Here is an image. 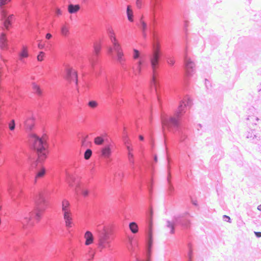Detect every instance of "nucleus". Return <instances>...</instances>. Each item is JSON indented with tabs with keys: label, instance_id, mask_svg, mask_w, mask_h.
Masks as SVG:
<instances>
[{
	"label": "nucleus",
	"instance_id": "obj_55",
	"mask_svg": "<svg viewBox=\"0 0 261 261\" xmlns=\"http://www.w3.org/2000/svg\"><path fill=\"white\" fill-rule=\"evenodd\" d=\"M68 29H67V27L66 26V36L67 35V34H68Z\"/></svg>",
	"mask_w": 261,
	"mask_h": 261
},
{
	"label": "nucleus",
	"instance_id": "obj_2",
	"mask_svg": "<svg viewBox=\"0 0 261 261\" xmlns=\"http://www.w3.org/2000/svg\"><path fill=\"white\" fill-rule=\"evenodd\" d=\"M19 120L20 127L28 134V144L33 151V155H25V160L31 172V176L28 178L35 184L37 179L43 177L46 173V169L42 166V162L46 159L48 152L46 137L40 138L32 132L35 119L31 112L22 113Z\"/></svg>",
	"mask_w": 261,
	"mask_h": 261
},
{
	"label": "nucleus",
	"instance_id": "obj_39",
	"mask_svg": "<svg viewBox=\"0 0 261 261\" xmlns=\"http://www.w3.org/2000/svg\"><path fill=\"white\" fill-rule=\"evenodd\" d=\"M188 26V22L187 21H185L184 22V31L186 32L187 31V27Z\"/></svg>",
	"mask_w": 261,
	"mask_h": 261
},
{
	"label": "nucleus",
	"instance_id": "obj_20",
	"mask_svg": "<svg viewBox=\"0 0 261 261\" xmlns=\"http://www.w3.org/2000/svg\"><path fill=\"white\" fill-rule=\"evenodd\" d=\"M126 15L128 20L130 22H134V12L130 5H128L126 8Z\"/></svg>",
	"mask_w": 261,
	"mask_h": 261
},
{
	"label": "nucleus",
	"instance_id": "obj_26",
	"mask_svg": "<svg viewBox=\"0 0 261 261\" xmlns=\"http://www.w3.org/2000/svg\"><path fill=\"white\" fill-rule=\"evenodd\" d=\"M6 125L4 124L1 120V113L0 112V137L4 135L5 133Z\"/></svg>",
	"mask_w": 261,
	"mask_h": 261
},
{
	"label": "nucleus",
	"instance_id": "obj_57",
	"mask_svg": "<svg viewBox=\"0 0 261 261\" xmlns=\"http://www.w3.org/2000/svg\"><path fill=\"white\" fill-rule=\"evenodd\" d=\"M258 72H261V68L258 70Z\"/></svg>",
	"mask_w": 261,
	"mask_h": 261
},
{
	"label": "nucleus",
	"instance_id": "obj_19",
	"mask_svg": "<svg viewBox=\"0 0 261 261\" xmlns=\"http://www.w3.org/2000/svg\"><path fill=\"white\" fill-rule=\"evenodd\" d=\"M19 59L23 62V59L29 57L28 48L26 46H23L22 50L19 54Z\"/></svg>",
	"mask_w": 261,
	"mask_h": 261
},
{
	"label": "nucleus",
	"instance_id": "obj_15",
	"mask_svg": "<svg viewBox=\"0 0 261 261\" xmlns=\"http://www.w3.org/2000/svg\"><path fill=\"white\" fill-rule=\"evenodd\" d=\"M260 136L259 134L256 132L255 129H250V130L248 131L246 134V138L249 139V141L254 144L258 142L257 141Z\"/></svg>",
	"mask_w": 261,
	"mask_h": 261
},
{
	"label": "nucleus",
	"instance_id": "obj_44",
	"mask_svg": "<svg viewBox=\"0 0 261 261\" xmlns=\"http://www.w3.org/2000/svg\"><path fill=\"white\" fill-rule=\"evenodd\" d=\"M145 182H147V185H147L148 188V189H149V191H150L151 186V181L150 180V182H149H149H148V181H145Z\"/></svg>",
	"mask_w": 261,
	"mask_h": 261
},
{
	"label": "nucleus",
	"instance_id": "obj_6",
	"mask_svg": "<svg viewBox=\"0 0 261 261\" xmlns=\"http://www.w3.org/2000/svg\"><path fill=\"white\" fill-rule=\"evenodd\" d=\"M152 215L153 211L151 208H148L146 213V255L145 258H141L138 256L136 252V248L133 246V241L130 240V246L133 250L132 255H134L135 261H151L150 255L151 252V248L152 246Z\"/></svg>",
	"mask_w": 261,
	"mask_h": 261
},
{
	"label": "nucleus",
	"instance_id": "obj_11",
	"mask_svg": "<svg viewBox=\"0 0 261 261\" xmlns=\"http://www.w3.org/2000/svg\"><path fill=\"white\" fill-rule=\"evenodd\" d=\"M11 0H0V11L2 13L6 29L11 26L13 17V15L9 14L7 9L10 6Z\"/></svg>",
	"mask_w": 261,
	"mask_h": 261
},
{
	"label": "nucleus",
	"instance_id": "obj_42",
	"mask_svg": "<svg viewBox=\"0 0 261 261\" xmlns=\"http://www.w3.org/2000/svg\"><path fill=\"white\" fill-rule=\"evenodd\" d=\"M52 37V35L50 33H47L46 34V36H45V38L47 40H49L50 39H51Z\"/></svg>",
	"mask_w": 261,
	"mask_h": 261
},
{
	"label": "nucleus",
	"instance_id": "obj_46",
	"mask_svg": "<svg viewBox=\"0 0 261 261\" xmlns=\"http://www.w3.org/2000/svg\"><path fill=\"white\" fill-rule=\"evenodd\" d=\"M62 34L64 35L65 34V27H63L61 30Z\"/></svg>",
	"mask_w": 261,
	"mask_h": 261
},
{
	"label": "nucleus",
	"instance_id": "obj_9",
	"mask_svg": "<svg viewBox=\"0 0 261 261\" xmlns=\"http://www.w3.org/2000/svg\"><path fill=\"white\" fill-rule=\"evenodd\" d=\"M190 215L188 213L174 216L172 221H167V226L170 228V233L173 234L175 231V227L180 226L182 229H188L190 227L191 223L189 220Z\"/></svg>",
	"mask_w": 261,
	"mask_h": 261
},
{
	"label": "nucleus",
	"instance_id": "obj_34",
	"mask_svg": "<svg viewBox=\"0 0 261 261\" xmlns=\"http://www.w3.org/2000/svg\"><path fill=\"white\" fill-rule=\"evenodd\" d=\"M143 4V0H136V4L138 9H141Z\"/></svg>",
	"mask_w": 261,
	"mask_h": 261
},
{
	"label": "nucleus",
	"instance_id": "obj_52",
	"mask_svg": "<svg viewBox=\"0 0 261 261\" xmlns=\"http://www.w3.org/2000/svg\"><path fill=\"white\" fill-rule=\"evenodd\" d=\"M142 97H143V99L144 100H146V99H147V98H146V96H145L144 94H143V95H142Z\"/></svg>",
	"mask_w": 261,
	"mask_h": 261
},
{
	"label": "nucleus",
	"instance_id": "obj_33",
	"mask_svg": "<svg viewBox=\"0 0 261 261\" xmlns=\"http://www.w3.org/2000/svg\"><path fill=\"white\" fill-rule=\"evenodd\" d=\"M168 184H169V188H168L169 194L172 195V193L173 192L174 189H173V187L171 185V184L170 183L169 177H168Z\"/></svg>",
	"mask_w": 261,
	"mask_h": 261
},
{
	"label": "nucleus",
	"instance_id": "obj_43",
	"mask_svg": "<svg viewBox=\"0 0 261 261\" xmlns=\"http://www.w3.org/2000/svg\"><path fill=\"white\" fill-rule=\"evenodd\" d=\"M61 11L60 9H57L56 10V14L57 15V16H59L60 15H61Z\"/></svg>",
	"mask_w": 261,
	"mask_h": 261
},
{
	"label": "nucleus",
	"instance_id": "obj_25",
	"mask_svg": "<svg viewBox=\"0 0 261 261\" xmlns=\"http://www.w3.org/2000/svg\"><path fill=\"white\" fill-rule=\"evenodd\" d=\"M247 120H251L252 121L255 120V122L254 124L255 125H258L259 128H261V120L258 119L257 117H256L254 116H249V117L247 118Z\"/></svg>",
	"mask_w": 261,
	"mask_h": 261
},
{
	"label": "nucleus",
	"instance_id": "obj_53",
	"mask_svg": "<svg viewBox=\"0 0 261 261\" xmlns=\"http://www.w3.org/2000/svg\"><path fill=\"white\" fill-rule=\"evenodd\" d=\"M257 210L259 211H261V204L257 206Z\"/></svg>",
	"mask_w": 261,
	"mask_h": 261
},
{
	"label": "nucleus",
	"instance_id": "obj_45",
	"mask_svg": "<svg viewBox=\"0 0 261 261\" xmlns=\"http://www.w3.org/2000/svg\"><path fill=\"white\" fill-rule=\"evenodd\" d=\"M136 103L138 105V107H140L141 105V101H140V100H139L138 97L136 98Z\"/></svg>",
	"mask_w": 261,
	"mask_h": 261
},
{
	"label": "nucleus",
	"instance_id": "obj_31",
	"mask_svg": "<svg viewBox=\"0 0 261 261\" xmlns=\"http://www.w3.org/2000/svg\"><path fill=\"white\" fill-rule=\"evenodd\" d=\"M257 141L258 142L255 143V144L257 145L256 149L261 153V136L259 137V139H258Z\"/></svg>",
	"mask_w": 261,
	"mask_h": 261
},
{
	"label": "nucleus",
	"instance_id": "obj_22",
	"mask_svg": "<svg viewBox=\"0 0 261 261\" xmlns=\"http://www.w3.org/2000/svg\"><path fill=\"white\" fill-rule=\"evenodd\" d=\"M32 88L33 92L36 93L38 96H41L42 95V91L39 86H38L35 83L32 84Z\"/></svg>",
	"mask_w": 261,
	"mask_h": 261
},
{
	"label": "nucleus",
	"instance_id": "obj_38",
	"mask_svg": "<svg viewBox=\"0 0 261 261\" xmlns=\"http://www.w3.org/2000/svg\"><path fill=\"white\" fill-rule=\"evenodd\" d=\"M27 3V0H23L22 2V7L25 11H27L28 8L29 7L28 6L26 5Z\"/></svg>",
	"mask_w": 261,
	"mask_h": 261
},
{
	"label": "nucleus",
	"instance_id": "obj_17",
	"mask_svg": "<svg viewBox=\"0 0 261 261\" xmlns=\"http://www.w3.org/2000/svg\"><path fill=\"white\" fill-rule=\"evenodd\" d=\"M84 238L85 239V244L86 246H89L94 243V237L92 233L89 230H87L85 232Z\"/></svg>",
	"mask_w": 261,
	"mask_h": 261
},
{
	"label": "nucleus",
	"instance_id": "obj_56",
	"mask_svg": "<svg viewBox=\"0 0 261 261\" xmlns=\"http://www.w3.org/2000/svg\"><path fill=\"white\" fill-rule=\"evenodd\" d=\"M206 82H209V81L207 79H205V84L206 85Z\"/></svg>",
	"mask_w": 261,
	"mask_h": 261
},
{
	"label": "nucleus",
	"instance_id": "obj_3",
	"mask_svg": "<svg viewBox=\"0 0 261 261\" xmlns=\"http://www.w3.org/2000/svg\"><path fill=\"white\" fill-rule=\"evenodd\" d=\"M173 91L180 99L177 110L173 116H168L164 113L161 116L162 132L166 146L168 141L166 131L178 136L181 141H185L187 138L188 130L185 121L187 116V112L193 105L192 99L188 95H185L182 98L181 95L179 94V90L174 89Z\"/></svg>",
	"mask_w": 261,
	"mask_h": 261
},
{
	"label": "nucleus",
	"instance_id": "obj_48",
	"mask_svg": "<svg viewBox=\"0 0 261 261\" xmlns=\"http://www.w3.org/2000/svg\"><path fill=\"white\" fill-rule=\"evenodd\" d=\"M16 162L17 163V164H18V165L20 164H21V162L20 160L19 159H18V158H16Z\"/></svg>",
	"mask_w": 261,
	"mask_h": 261
},
{
	"label": "nucleus",
	"instance_id": "obj_29",
	"mask_svg": "<svg viewBox=\"0 0 261 261\" xmlns=\"http://www.w3.org/2000/svg\"><path fill=\"white\" fill-rule=\"evenodd\" d=\"M15 121L14 119H12L8 123V127L10 130L13 131L15 129Z\"/></svg>",
	"mask_w": 261,
	"mask_h": 261
},
{
	"label": "nucleus",
	"instance_id": "obj_1",
	"mask_svg": "<svg viewBox=\"0 0 261 261\" xmlns=\"http://www.w3.org/2000/svg\"><path fill=\"white\" fill-rule=\"evenodd\" d=\"M162 1L150 0L152 14L149 28L143 18L139 20L138 25L142 31L143 38L146 39L148 34H149L151 41V53L146 55L134 48L132 65L128 64L126 61L113 31L110 28L107 29L108 35L112 43V46L107 47V52L112 58L119 63L123 73H107L102 68L100 60V51L102 46V40L99 39L93 42L92 50L87 56L86 64L88 66V71L99 78L98 81L102 94L106 98L112 100L114 104L120 105L123 101L121 98L117 99L115 95L121 91L123 79H126L127 76L134 78L135 75L134 80H136L137 75L141 74L145 68L148 67L152 72L148 91L155 96L160 107H162V95L166 97V94L160 83L156 70L162 61H166L170 66H173L175 63V60L172 56L163 52L161 47L160 36L156 29L158 19L161 17L160 11L162 9Z\"/></svg>",
	"mask_w": 261,
	"mask_h": 261
},
{
	"label": "nucleus",
	"instance_id": "obj_5",
	"mask_svg": "<svg viewBox=\"0 0 261 261\" xmlns=\"http://www.w3.org/2000/svg\"><path fill=\"white\" fill-rule=\"evenodd\" d=\"M49 192L44 189L38 192L34 195L35 206L33 211L25 215L23 219L18 222L19 227L24 229H30L34 224L35 221L38 222L48 205L47 196Z\"/></svg>",
	"mask_w": 261,
	"mask_h": 261
},
{
	"label": "nucleus",
	"instance_id": "obj_4",
	"mask_svg": "<svg viewBox=\"0 0 261 261\" xmlns=\"http://www.w3.org/2000/svg\"><path fill=\"white\" fill-rule=\"evenodd\" d=\"M124 144L127 151V158L129 163L130 171L128 173H124L120 171L115 174V176L119 180H121L125 176H129L137 180L139 188L143 181V172L146 170H151L154 164L158 161L156 155L151 152L149 156L146 157L143 150L142 151V158L139 164H136L135 162L134 154L133 153V148L129 139L127 136L124 137Z\"/></svg>",
	"mask_w": 261,
	"mask_h": 261
},
{
	"label": "nucleus",
	"instance_id": "obj_60",
	"mask_svg": "<svg viewBox=\"0 0 261 261\" xmlns=\"http://www.w3.org/2000/svg\"><path fill=\"white\" fill-rule=\"evenodd\" d=\"M66 261H67V260L66 259Z\"/></svg>",
	"mask_w": 261,
	"mask_h": 261
},
{
	"label": "nucleus",
	"instance_id": "obj_40",
	"mask_svg": "<svg viewBox=\"0 0 261 261\" xmlns=\"http://www.w3.org/2000/svg\"><path fill=\"white\" fill-rule=\"evenodd\" d=\"M38 47L39 49H43L44 47V44L39 42L38 44Z\"/></svg>",
	"mask_w": 261,
	"mask_h": 261
},
{
	"label": "nucleus",
	"instance_id": "obj_8",
	"mask_svg": "<svg viewBox=\"0 0 261 261\" xmlns=\"http://www.w3.org/2000/svg\"><path fill=\"white\" fill-rule=\"evenodd\" d=\"M94 143L96 145H103L99 150V155L106 160V162L108 164L112 161L111 147L110 144L108 137L107 135H101L94 139Z\"/></svg>",
	"mask_w": 261,
	"mask_h": 261
},
{
	"label": "nucleus",
	"instance_id": "obj_50",
	"mask_svg": "<svg viewBox=\"0 0 261 261\" xmlns=\"http://www.w3.org/2000/svg\"><path fill=\"white\" fill-rule=\"evenodd\" d=\"M197 129L199 130V128H201L202 127V125L201 124H198L197 125Z\"/></svg>",
	"mask_w": 261,
	"mask_h": 261
},
{
	"label": "nucleus",
	"instance_id": "obj_32",
	"mask_svg": "<svg viewBox=\"0 0 261 261\" xmlns=\"http://www.w3.org/2000/svg\"><path fill=\"white\" fill-rule=\"evenodd\" d=\"M44 57V53L43 51H40L37 56V60L38 61H42L43 60Z\"/></svg>",
	"mask_w": 261,
	"mask_h": 261
},
{
	"label": "nucleus",
	"instance_id": "obj_41",
	"mask_svg": "<svg viewBox=\"0 0 261 261\" xmlns=\"http://www.w3.org/2000/svg\"><path fill=\"white\" fill-rule=\"evenodd\" d=\"M254 234L256 238H259L261 237V232L260 231H254Z\"/></svg>",
	"mask_w": 261,
	"mask_h": 261
},
{
	"label": "nucleus",
	"instance_id": "obj_12",
	"mask_svg": "<svg viewBox=\"0 0 261 261\" xmlns=\"http://www.w3.org/2000/svg\"><path fill=\"white\" fill-rule=\"evenodd\" d=\"M184 84L188 85L189 79L193 75L195 71V64L191 60L185 55L184 59Z\"/></svg>",
	"mask_w": 261,
	"mask_h": 261
},
{
	"label": "nucleus",
	"instance_id": "obj_14",
	"mask_svg": "<svg viewBox=\"0 0 261 261\" xmlns=\"http://www.w3.org/2000/svg\"><path fill=\"white\" fill-rule=\"evenodd\" d=\"M66 184L68 181H69L70 179H73L72 181L74 182V184L75 185V190L77 194H81L84 197H87L90 194L89 189L85 186L84 185L81 184L80 182L74 178V177H72L70 175L68 172L66 170Z\"/></svg>",
	"mask_w": 261,
	"mask_h": 261
},
{
	"label": "nucleus",
	"instance_id": "obj_28",
	"mask_svg": "<svg viewBox=\"0 0 261 261\" xmlns=\"http://www.w3.org/2000/svg\"><path fill=\"white\" fill-rule=\"evenodd\" d=\"M92 154V151L90 148H87L84 153V158L86 160H88L90 158Z\"/></svg>",
	"mask_w": 261,
	"mask_h": 261
},
{
	"label": "nucleus",
	"instance_id": "obj_37",
	"mask_svg": "<svg viewBox=\"0 0 261 261\" xmlns=\"http://www.w3.org/2000/svg\"><path fill=\"white\" fill-rule=\"evenodd\" d=\"M62 211L64 219H65V205L64 203V200H63L62 202Z\"/></svg>",
	"mask_w": 261,
	"mask_h": 261
},
{
	"label": "nucleus",
	"instance_id": "obj_18",
	"mask_svg": "<svg viewBox=\"0 0 261 261\" xmlns=\"http://www.w3.org/2000/svg\"><path fill=\"white\" fill-rule=\"evenodd\" d=\"M0 47L3 49L9 48L8 40L5 33H2L0 36Z\"/></svg>",
	"mask_w": 261,
	"mask_h": 261
},
{
	"label": "nucleus",
	"instance_id": "obj_23",
	"mask_svg": "<svg viewBox=\"0 0 261 261\" xmlns=\"http://www.w3.org/2000/svg\"><path fill=\"white\" fill-rule=\"evenodd\" d=\"M80 10L79 5H69L68 8V12L70 14L75 13Z\"/></svg>",
	"mask_w": 261,
	"mask_h": 261
},
{
	"label": "nucleus",
	"instance_id": "obj_58",
	"mask_svg": "<svg viewBox=\"0 0 261 261\" xmlns=\"http://www.w3.org/2000/svg\"><path fill=\"white\" fill-rule=\"evenodd\" d=\"M27 178H28V176H26L25 177H24V178L25 179V180H27Z\"/></svg>",
	"mask_w": 261,
	"mask_h": 261
},
{
	"label": "nucleus",
	"instance_id": "obj_10",
	"mask_svg": "<svg viewBox=\"0 0 261 261\" xmlns=\"http://www.w3.org/2000/svg\"><path fill=\"white\" fill-rule=\"evenodd\" d=\"M8 190L12 201L16 204L22 199V194L17 178H9L8 182Z\"/></svg>",
	"mask_w": 261,
	"mask_h": 261
},
{
	"label": "nucleus",
	"instance_id": "obj_21",
	"mask_svg": "<svg viewBox=\"0 0 261 261\" xmlns=\"http://www.w3.org/2000/svg\"><path fill=\"white\" fill-rule=\"evenodd\" d=\"M187 247L188 252L186 255V257L187 258V261H192V259L193 256V250L191 244L190 243H188Z\"/></svg>",
	"mask_w": 261,
	"mask_h": 261
},
{
	"label": "nucleus",
	"instance_id": "obj_24",
	"mask_svg": "<svg viewBox=\"0 0 261 261\" xmlns=\"http://www.w3.org/2000/svg\"><path fill=\"white\" fill-rule=\"evenodd\" d=\"M129 227L133 233H136L138 231V227L137 223L135 222H132L129 224Z\"/></svg>",
	"mask_w": 261,
	"mask_h": 261
},
{
	"label": "nucleus",
	"instance_id": "obj_54",
	"mask_svg": "<svg viewBox=\"0 0 261 261\" xmlns=\"http://www.w3.org/2000/svg\"><path fill=\"white\" fill-rule=\"evenodd\" d=\"M34 4V2H33V0H31L30 5H33Z\"/></svg>",
	"mask_w": 261,
	"mask_h": 261
},
{
	"label": "nucleus",
	"instance_id": "obj_35",
	"mask_svg": "<svg viewBox=\"0 0 261 261\" xmlns=\"http://www.w3.org/2000/svg\"><path fill=\"white\" fill-rule=\"evenodd\" d=\"M25 244H23L22 245V246H21L20 248L18 249L17 248H15V250H16V251L18 252V253L19 254V252H21L23 251V250L25 248Z\"/></svg>",
	"mask_w": 261,
	"mask_h": 261
},
{
	"label": "nucleus",
	"instance_id": "obj_30",
	"mask_svg": "<svg viewBox=\"0 0 261 261\" xmlns=\"http://www.w3.org/2000/svg\"><path fill=\"white\" fill-rule=\"evenodd\" d=\"M81 143L82 146H87L90 143L89 141L87 140V139L86 137H84L83 136H82V139L81 140Z\"/></svg>",
	"mask_w": 261,
	"mask_h": 261
},
{
	"label": "nucleus",
	"instance_id": "obj_36",
	"mask_svg": "<svg viewBox=\"0 0 261 261\" xmlns=\"http://www.w3.org/2000/svg\"><path fill=\"white\" fill-rule=\"evenodd\" d=\"M223 220L224 221L231 223V219H230V217H229L228 216L223 215Z\"/></svg>",
	"mask_w": 261,
	"mask_h": 261
},
{
	"label": "nucleus",
	"instance_id": "obj_51",
	"mask_svg": "<svg viewBox=\"0 0 261 261\" xmlns=\"http://www.w3.org/2000/svg\"><path fill=\"white\" fill-rule=\"evenodd\" d=\"M258 92H259V94H260V95H261V84H260V86H259V89H258Z\"/></svg>",
	"mask_w": 261,
	"mask_h": 261
},
{
	"label": "nucleus",
	"instance_id": "obj_16",
	"mask_svg": "<svg viewBox=\"0 0 261 261\" xmlns=\"http://www.w3.org/2000/svg\"><path fill=\"white\" fill-rule=\"evenodd\" d=\"M69 205V203L67 200H66V229L68 228L71 227L73 225L72 215L71 214L69 210H68Z\"/></svg>",
	"mask_w": 261,
	"mask_h": 261
},
{
	"label": "nucleus",
	"instance_id": "obj_7",
	"mask_svg": "<svg viewBox=\"0 0 261 261\" xmlns=\"http://www.w3.org/2000/svg\"><path fill=\"white\" fill-rule=\"evenodd\" d=\"M96 230L98 237V247L101 249L109 247L112 234V228L101 224L97 225Z\"/></svg>",
	"mask_w": 261,
	"mask_h": 261
},
{
	"label": "nucleus",
	"instance_id": "obj_27",
	"mask_svg": "<svg viewBox=\"0 0 261 261\" xmlns=\"http://www.w3.org/2000/svg\"><path fill=\"white\" fill-rule=\"evenodd\" d=\"M87 105L90 108L94 109L98 106V103L96 100H90Z\"/></svg>",
	"mask_w": 261,
	"mask_h": 261
},
{
	"label": "nucleus",
	"instance_id": "obj_13",
	"mask_svg": "<svg viewBox=\"0 0 261 261\" xmlns=\"http://www.w3.org/2000/svg\"><path fill=\"white\" fill-rule=\"evenodd\" d=\"M66 83L69 82L72 87L77 89L78 75L77 71L66 64ZM67 83H66V85Z\"/></svg>",
	"mask_w": 261,
	"mask_h": 261
},
{
	"label": "nucleus",
	"instance_id": "obj_47",
	"mask_svg": "<svg viewBox=\"0 0 261 261\" xmlns=\"http://www.w3.org/2000/svg\"><path fill=\"white\" fill-rule=\"evenodd\" d=\"M139 140H140V141H144V137H143V136H142V135H140V136H139Z\"/></svg>",
	"mask_w": 261,
	"mask_h": 261
},
{
	"label": "nucleus",
	"instance_id": "obj_49",
	"mask_svg": "<svg viewBox=\"0 0 261 261\" xmlns=\"http://www.w3.org/2000/svg\"><path fill=\"white\" fill-rule=\"evenodd\" d=\"M192 204L195 206H197V202L196 201H194V200H192Z\"/></svg>",
	"mask_w": 261,
	"mask_h": 261
},
{
	"label": "nucleus",
	"instance_id": "obj_59",
	"mask_svg": "<svg viewBox=\"0 0 261 261\" xmlns=\"http://www.w3.org/2000/svg\"><path fill=\"white\" fill-rule=\"evenodd\" d=\"M217 158V157H216V156H213L212 158H213V159H215V158Z\"/></svg>",
	"mask_w": 261,
	"mask_h": 261
}]
</instances>
